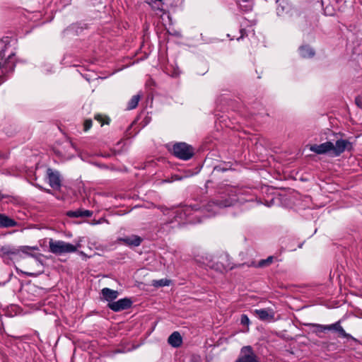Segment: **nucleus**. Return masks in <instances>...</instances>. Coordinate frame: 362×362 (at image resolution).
<instances>
[{
    "mask_svg": "<svg viewBox=\"0 0 362 362\" xmlns=\"http://www.w3.org/2000/svg\"><path fill=\"white\" fill-rule=\"evenodd\" d=\"M238 189L233 186H227L220 192V197L211 199L209 202L207 207L212 206L218 208L229 207L235 204L238 201Z\"/></svg>",
    "mask_w": 362,
    "mask_h": 362,
    "instance_id": "nucleus-1",
    "label": "nucleus"
},
{
    "mask_svg": "<svg viewBox=\"0 0 362 362\" xmlns=\"http://www.w3.org/2000/svg\"><path fill=\"white\" fill-rule=\"evenodd\" d=\"M171 153L180 160H189L194 156L195 149L185 142H177L173 145Z\"/></svg>",
    "mask_w": 362,
    "mask_h": 362,
    "instance_id": "nucleus-2",
    "label": "nucleus"
},
{
    "mask_svg": "<svg viewBox=\"0 0 362 362\" xmlns=\"http://www.w3.org/2000/svg\"><path fill=\"white\" fill-rule=\"evenodd\" d=\"M14 54H10L7 58H5V49L0 51V80L1 82L4 81V76L14 71L16 63L13 59Z\"/></svg>",
    "mask_w": 362,
    "mask_h": 362,
    "instance_id": "nucleus-3",
    "label": "nucleus"
},
{
    "mask_svg": "<svg viewBox=\"0 0 362 362\" xmlns=\"http://www.w3.org/2000/svg\"><path fill=\"white\" fill-rule=\"evenodd\" d=\"M49 251L53 254L62 255L76 251V246L62 240H50L49 242Z\"/></svg>",
    "mask_w": 362,
    "mask_h": 362,
    "instance_id": "nucleus-4",
    "label": "nucleus"
},
{
    "mask_svg": "<svg viewBox=\"0 0 362 362\" xmlns=\"http://www.w3.org/2000/svg\"><path fill=\"white\" fill-rule=\"evenodd\" d=\"M133 302L129 298H124L114 303H107V308L111 310L118 313L130 308Z\"/></svg>",
    "mask_w": 362,
    "mask_h": 362,
    "instance_id": "nucleus-5",
    "label": "nucleus"
},
{
    "mask_svg": "<svg viewBox=\"0 0 362 362\" xmlns=\"http://www.w3.org/2000/svg\"><path fill=\"white\" fill-rule=\"evenodd\" d=\"M235 362H259L252 346H245L241 349L240 355Z\"/></svg>",
    "mask_w": 362,
    "mask_h": 362,
    "instance_id": "nucleus-6",
    "label": "nucleus"
},
{
    "mask_svg": "<svg viewBox=\"0 0 362 362\" xmlns=\"http://www.w3.org/2000/svg\"><path fill=\"white\" fill-rule=\"evenodd\" d=\"M353 148L352 144L348 140L338 139L336 141L334 148H332L333 153L335 156H339L343 153L346 150L351 151Z\"/></svg>",
    "mask_w": 362,
    "mask_h": 362,
    "instance_id": "nucleus-7",
    "label": "nucleus"
},
{
    "mask_svg": "<svg viewBox=\"0 0 362 362\" xmlns=\"http://www.w3.org/2000/svg\"><path fill=\"white\" fill-rule=\"evenodd\" d=\"M341 320H338L337 322L329 325V331H333L337 333L339 337L346 338L347 339H351L354 341L358 342L357 339L346 332L343 327L341 325Z\"/></svg>",
    "mask_w": 362,
    "mask_h": 362,
    "instance_id": "nucleus-8",
    "label": "nucleus"
},
{
    "mask_svg": "<svg viewBox=\"0 0 362 362\" xmlns=\"http://www.w3.org/2000/svg\"><path fill=\"white\" fill-rule=\"evenodd\" d=\"M47 177L50 187L53 189H59L61 187L60 175L58 171L47 168Z\"/></svg>",
    "mask_w": 362,
    "mask_h": 362,
    "instance_id": "nucleus-9",
    "label": "nucleus"
},
{
    "mask_svg": "<svg viewBox=\"0 0 362 362\" xmlns=\"http://www.w3.org/2000/svg\"><path fill=\"white\" fill-rule=\"evenodd\" d=\"M334 148V144L331 141H327L320 144L312 145L310 150L316 154H325Z\"/></svg>",
    "mask_w": 362,
    "mask_h": 362,
    "instance_id": "nucleus-10",
    "label": "nucleus"
},
{
    "mask_svg": "<svg viewBox=\"0 0 362 362\" xmlns=\"http://www.w3.org/2000/svg\"><path fill=\"white\" fill-rule=\"evenodd\" d=\"M118 241L129 247H138L141 244L143 238L137 235L133 234L124 238H119Z\"/></svg>",
    "mask_w": 362,
    "mask_h": 362,
    "instance_id": "nucleus-11",
    "label": "nucleus"
},
{
    "mask_svg": "<svg viewBox=\"0 0 362 362\" xmlns=\"http://www.w3.org/2000/svg\"><path fill=\"white\" fill-rule=\"evenodd\" d=\"M254 314L262 321L270 322L274 319V312L272 309H255Z\"/></svg>",
    "mask_w": 362,
    "mask_h": 362,
    "instance_id": "nucleus-12",
    "label": "nucleus"
},
{
    "mask_svg": "<svg viewBox=\"0 0 362 362\" xmlns=\"http://www.w3.org/2000/svg\"><path fill=\"white\" fill-rule=\"evenodd\" d=\"M103 298L107 301L108 303H114L115 300L118 297L119 292L109 288H104L101 290Z\"/></svg>",
    "mask_w": 362,
    "mask_h": 362,
    "instance_id": "nucleus-13",
    "label": "nucleus"
},
{
    "mask_svg": "<svg viewBox=\"0 0 362 362\" xmlns=\"http://www.w3.org/2000/svg\"><path fill=\"white\" fill-rule=\"evenodd\" d=\"M168 342L173 347L177 348L182 345V338L178 332H174L169 336Z\"/></svg>",
    "mask_w": 362,
    "mask_h": 362,
    "instance_id": "nucleus-14",
    "label": "nucleus"
},
{
    "mask_svg": "<svg viewBox=\"0 0 362 362\" xmlns=\"http://www.w3.org/2000/svg\"><path fill=\"white\" fill-rule=\"evenodd\" d=\"M299 54L303 58H312L315 56V50L308 45L299 47Z\"/></svg>",
    "mask_w": 362,
    "mask_h": 362,
    "instance_id": "nucleus-15",
    "label": "nucleus"
},
{
    "mask_svg": "<svg viewBox=\"0 0 362 362\" xmlns=\"http://www.w3.org/2000/svg\"><path fill=\"white\" fill-rule=\"evenodd\" d=\"M66 214L70 218L89 217L90 216V211L77 209L76 211H68Z\"/></svg>",
    "mask_w": 362,
    "mask_h": 362,
    "instance_id": "nucleus-16",
    "label": "nucleus"
},
{
    "mask_svg": "<svg viewBox=\"0 0 362 362\" xmlns=\"http://www.w3.org/2000/svg\"><path fill=\"white\" fill-rule=\"evenodd\" d=\"M17 224L16 221L4 214H0V227L10 228L14 227Z\"/></svg>",
    "mask_w": 362,
    "mask_h": 362,
    "instance_id": "nucleus-17",
    "label": "nucleus"
},
{
    "mask_svg": "<svg viewBox=\"0 0 362 362\" xmlns=\"http://www.w3.org/2000/svg\"><path fill=\"white\" fill-rule=\"evenodd\" d=\"M94 119L96 120L101 127L109 125L111 122L110 117L105 114L97 113L94 115Z\"/></svg>",
    "mask_w": 362,
    "mask_h": 362,
    "instance_id": "nucleus-18",
    "label": "nucleus"
},
{
    "mask_svg": "<svg viewBox=\"0 0 362 362\" xmlns=\"http://www.w3.org/2000/svg\"><path fill=\"white\" fill-rule=\"evenodd\" d=\"M141 97V95L140 94L133 95L128 102L127 110H131L135 109L138 106Z\"/></svg>",
    "mask_w": 362,
    "mask_h": 362,
    "instance_id": "nucleus-19",
    "label": "nucleus"
},
{
    "mask_svg": "<svg viewBox=\"0 0 362 362\" xmlns=\"http://www.w3.org/2000/svg\"><path fill=\"white\" fill-rule=\"evenodd\" d=\"M78 69L77 70L79 74L88 81H90V74H89V64L86 65H78Z\"/></svg>",
    "mask_w": 362,
    "mask_h": 362,
    "instance_id": "nucleus-20",
    "label": "nucleus"
},
{
    "mask_svg": "<svg viewBox=\"0 0 362 362\" xmlns=\"http://www.w3.org/2000/svg\"><path fill=\"white\" fill-rule=\"evenodd\" d=\"M312 327L315 328L314 332L315 333L325 332L329 331V325H325L320 324H312Z\"/></svg>",
    "mask_w": 362,
    "mask_h": 362,
    "instance_id": "nucleus-21",
    "label": "nucleus"
},
{
    "mask_svg": "<svg viewBox=\"0 0 362 362\" xmlns=\"http://www.w3.org/2000/svg\"><path fill=\"white\" fill-rule=\"evenodd\" d=\"M170 284V280L167 279H161L159 280H153L152 285L155 287H163L165 286H169Z\"/></svg>",
    "mask_w": 362,
    "mask_h": 362,
    "instance_id": "nucleus-22",
    "label": "nucleus"
},
{
    "mask_svg": "<svg viewBox=\"0 0 362 362\" xmlns=\"http://www.w3.org/2000/svg\"><path fill=\"white\" fill-rule=\"evenodd\" d=\"M274 260L273 256H269L265 259H261L258 262L257 267H267L269 266Z\"/></svg>",
    "mask_w": 362,
    "mask_h": 362,
    "instance_id": "nucleus-23",
    "label": "nucleus"
},
{
    "mask_svg": "<svg viewBox=\"0 0 362 362\" xmlns=\"http://www.w3.org/2000/svg\"><path fill=\"white\" fill-rule=\"evenodd\" d=\"M1 252L3 255H16L17 252L16 250L10 249L8 247H1Z\"/></svg>",
    "mask_w": 362,
    "mask_h": 362,
    "instance_id": "nucleus-24",
    "label": "nucleus"
},
{
    "mask_svg": "<svg viewBox=\"0 0 362 362\" xmlns=\"http://www.w3.org/2000/svg\"><path fill=\"white\" fill-rule=\"evenodd\" d=\"M240 324L244 326L248 327L250 324V321L247 315L243 314L240 316Z\"/></svg>",
    "mask_w": 362,
    "mask_h": 362,
    "instance_id": "nucleus-25",
    "label": "nucleus"
},
{
    "mask_svg": "<svg viewBox=\"0 0 362 362\" xmlns=\"http://www.w3.org/2000/svg\"><path fill=\"white\" fill-rule=\"evenodd\" d=\"M355 104L356 106L361 109H362V97L360 95H358L355 98Z\"/></svg>",
    "mask_w": 362,
    "mask_h": 362,
    "instance_id": "nucleus-26",
    "label": "nucleus"
},
{
    "mask_svg": "<svg viewBox=\"0 0 362 362\" xmlns=\"http://www.w3.org/2000/svg\"><path fill=\"white\" fill-rule=\"evenodd\" d=\"M90 128V119L85 120L83 124V131L87 132Z\"/></svg>",
    "mask_w": 362,
    "mask_h": 362,
    "instance_id": "nucleus-27",
    "label": "nucleus"
},
{
    "mask_svg": "<svg viewBox=\"0 0 362 362\" xmlns=\"http://www.w3.org/2000/svg\"><path fill=\"white\" fill-rule=\"evenodd\" d=\"M5 130H6V134H8L9 136H12L16 132V129L13 131L10 132L8 129V128L5 129Z\"/></svg>",
    "mask_w": 362,
    "mask_h": 362,
    "instance_id": "nucleus-28",
    "label": "nucleus"
},
{
    "mask_svg": "<svg viewBox=\"0 0 362 362\" xmlns=\"http://www.w3.org/2000/svg\"><path fill=\"white\" fill-rule=\"evenodd\" d=\"M105 221V219H104V218H100V219L99 221H95V220H93V219H92L91 224H92V225H95V224L101 223H102V221Z\"/></svg>",
    "mask_w": 362,
    "mask_h": 362,
    "instance_id": "nucleus-29",
    "label": "nucleus"
},
{
    "mask_svg": "<svg viewBox=\"0 0 362 362\" xmlns=\"http://www.w3.org/2000/svg\"><path fill=\"white\" fill-rule=\"evenodd\" d=\"M174 179L176 180H181V177H180L178 175H175Z\"/></svg>",
    "mask_w": 362,
    "mask_h": 362,
    "instance_id": "nucleus-30",
    "label": "nucleus"
},
{
    "mask_svg": "<svg viewBox=\"0 0 362 362\" xmlns=\"http://www.w3.org/2000/svg\"><path fill=\"white\" fill-rule=\"evenodd\" d=\"M70 144L73 148H76L74 144L71 141H70Z\"/></svg>",
    "mask_w": 362,
    "mask_h": 362,
    "instance_id": "nucleus-31",
    "label": "nucleus"
}]
</instances>
